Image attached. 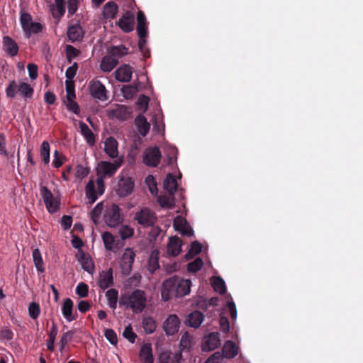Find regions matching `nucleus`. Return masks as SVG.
Instances as JSON below:
<instances>
[{
  "mask_svg": "<svg viewBox=\"0 0 363 363\" xmlns=\"http://www.w3.org/2000/svg\"><path fill=\"white\" fill-rule=\"evenodd\" d=\"M118 302L120 306L130 309L135 313H141L146 308L145 292L141 289H135L130 294H122Z\"/></svg>",
  "mask_w": 363,
  "mask_h": 363,
  "instance_id": "obj_1",
  "label": "nucleus"
},
{
  "mask_svg": "<svg viewBox=\"0 0 363 363\" xmlns=\"http://www.w3.org/2000/svg\"><path fill=\"white\" fill-rule=\"evenodd\" d=\"M20 23L25 36L29 38L33 34H38L43 30V26L38 22L32 21V16L30 13L23 12L20 16Z\"/></svg>",
  "mask_w": 363,
  "mask_h": 363,
  "instance_id": "obj_2",
  "label": "nucleus"
},
{
  "mask_svg": "<svg viewBox=\"0 0 363 363\" xmlns=\"http://www.w3.org/2000/svg\"><path fill=\"white\" fill-rule=\"evenodd\" d=\"M18 90L25 98H31L33 94V89L31 86L26 82H21L17 85L15 80L10 82L9 86L6 89V94L9 98H14L16 91Z\"/></svg>",
  "mask_w": 363,
  "mask_h": 363,
  "instance_id": "obj_3",
  "label": "nucleus"
},
{
  "mask_svg": "<svg viewBox=\"0 0 363 363\" xmlns=\"http://www.w3.org/2000/svg\"><path fill=\"white\" fill-rule=\"evenodd\" d=\"M134 220L141 226L148 228L155 225L157 216L150 208H143L135 213Z\"/></svg>",
  "mask_w": 363,
  "mask_h": 363,
  "instance_id": "obj_4",
  "label": "nucleus"
},
{
  "mask_svg": "<svg viewBox=\"0 0 363 363\" xmlns=\"http://www.w3.org/2000/svg\"><path fill=\"white\" fill-rule=\"evenodd\" d=\"M116 186V192L119 197H126L132 194L135 186L134 182L130 177L119 175Z\"/></svg>",
  "mask_w": 363,
  "mask_h": 363,
  "instance_id": "obj_5",
  "label": "nucleus"
},
{
  "mask_svg": "<svg viewBox=\"0 0 363 363\" xmlns=\"http://www.w3.org/2000/svg\"><path fill=\"white\" fill-rule=\"evenodd\" d=\"M40 193L48 211L50 213L57 212L60 208V202L57 199L54 197L51 191L46 186H41Z\"/></svg>",
  "mask_w": 363,
  "mask_h": 363,
  "instance_id": "obj_6",
  "label": "nucleus"
},
{
  "mask_svg": "<svg viewBox=\"0 0 363 363\" xmlns=\"http://www.w3.org/2000/svg\"><path fill=\"white\" fill-rule=\"evenodd\" d=\"M121 209L116 204H112L106 211L104 220L107 225L113 228L118 225L123 220L121 216Z\"/></svg>",
  "mask_w": 363,
  "mask_h": 363,
  "instance_id": "obj_7",
  "label": "nucleus"
},
{
  "mask_svg": "<svg viewBox=\"0 0 363 363\" xmlns=\"http://www.w3.org/2000/svg\"><path fill=\"white\" fill-rule=\"evenodd\" d=\"M135 257V254L131 248L127 247L124 250L121 261V269L123 274H130Z\"/></svg>",
  "mask_w": 363,
  "mask_h": 363,
  "instance_id": "obj_8",
  "label": "nucleus"
},
{
  "mask_svg": "<svg viewBox=\"0 0 363 363\" xmlns=\"http://www.w3.org/2000/svg\"><path fill=\"white\" fill-rule=\"evenodd\" d=\"M121 165V162L118 160H116L113 162L101 161L98 164V174H102V177H111L115 174Z\"/></svg>",
  "mask_w": 363,
  "mask_h": 363,
  "instance_id": "obj_9",
  "label": "nucleus"
},
{
  "mask_svg": "<svg viewBox=\"0 0 363 363\" xmlns=\"http://www.w3.org/2000/svg\"><path fill=\"white\" fill-rule=\"evenodd\" d=\"M162 155L157 147L147 148L143 154V162L149 167H157L160 162Z\"/></svg>",
  "mask_w": 363,
  "mask_h": 363,
  "instance_id": "obj_10",
  "label": "nucleus"
},
{
  "mask_svg": "<svg viewBox=\"0 0 363 363\" xmlns=\"http://www.w3.org/2000/svg\"><path fill=\"white\" fill-rule=\"evenodd\" d=\"M176 284L177 277L167 279L163 282L161 294L164 301H167L173 297H176Z\"/></svg>",
  "mask_w": 363,
  "mask_h": 363,
  "instance_id": "obj_11",
  "label": "nucleus"
},
{
  "mask_svg": "<svg viewBox=\"0 0 363 363\" xmlns=\"http://www.w3.org/2000/svg\"><path fill=\"white\" fill-rule=\"evenodd\" d=\"M89 91L91 95L100 101H104L108 99L107 91L105 86L99 80L91 81L89 84Z\"/></svg>",
  "mask_w": 363,
  "mask_h": 363,
  "instance_id": "obj_12",
  "label": "nucleus"
},
{
  "mask_svg": "<svg viewBox=\"0 0 363 363\" xmlns=\"http://www.w3.org/2000/svg\"><path fill=\"white\" fill-rule=\"evenodd\" d=\"M134 21V14L131 11H126L118 20V25L123 31L129 33L133 30Z\"/></svg>",
  "mask_w": 363,
  "mask_h": 363,
  "instance_id": "obj_13",
  "label": "nucleus"
},
{
  "mask_svg": "<svg viewBox=\"0 0 363 363\" xmlns=\"http://www.w3.org/2000/svg\"><path fill=\"white\" fill-rule=\"evenodd\" d=\"M180 321L177 315H170L164 323L163 328L166 334L172 335L178 332Z\"/></svg>",
  "mask_w": 363,
  "mask_h": 363,
  "instance_id": "obj_14",
  "label": "nucleus"
},
{
  "mask_svg": "<svg viewBox=\"0 0 363 363\" xmlns=\"http://www.w3.org/2000/svg\"><path fill=\"white\" fill-rule=\"evenodd\" d=\"M79 255H77L78 262L81 264L82 269L89 274H93L94 272V263L87 253H85L82 250H79Z\"/></svg>",
  "mask_w": 363,
  "mask_h": 363,
  "instance_id": "obj_15",
  "label": "nucleus"
},
{
  "mask_svg": "<svg viewBox=\"0 0 363 363\" xmlns=\"http://www.w3.org/2000/svg\"><path fill=\"white\" fill-rule=\"evenodd\" d=\"M130 108L125 105L117 104L111 111V116L120 121H126L131 116Z\"/></svg>",
  "mask_w": 363,
  "mask_h": 363,
  "instance_id": "obj_16",
  "label": "nucleus"
},
{
  "mask_svg": "<svg viewBox=\"0 0 363 363\" xmlns=\"http://www.w3.org/2000/svg\"><path fill=\"white\" fill-rule=\"evenodd\" d=\"M113 273L112 268H109L107 271H103L100 273L98 284L101 289L105 290L113 285Z\"/></svg>",
  "mask_w": 363,
  "mask_h": 363,
  "instance_id": "obj_17",
  "label": "nucleus"
},
{
  "mask_svg": "<svg viewBox=\"0 0 363 363\" xmlns=\"http://www.w3.org/2000/svg\"><path fill=\"white\" fill-rule=\"evenodd\" d=\"M219 345V334L218 333H211L205 337L202 350L203 351H211L216 349Z\"/></svg>",
  "mask_w": 363,
  "mask_h": 363,
  "instance_id": "obj_18",
  "label": "nucleus"
},
{
  "mask_svg": "<svg viewBox=\"0 0 363 363\" xmlns=\"http://www.w3.org/2000/svg\"><path fill=\"white\" fill-rule=\"evenodd\" d=\"M133 69L128 65H123L116 69L115 77L116 80L121 82H128L131 80Z\"/></svg>",
  "mask_w": 363,
  "mask_h": 363,
  "instance_id": "obj_19",
  "label": "nucleus"
},
{
  "mask_svg": "<svg viewBox=\"0 0 363 363\" xmlns=\"http://www.w3.org/2000/svg\"><path fill=\"white\" fill-rule=\"evenodd\" d=\"M139 359L141 363H153L154 357L152 345L150 343H144L139 352Z\"/></svg>",
  "mask_w": 363,
  "mask_h": 363,
  "instance_id": "obj_20",
  "label": "nucleus"
},
{
  "mask_svg": "<svg viewBox=\"0 0 363 363\" xmlns=\"http://www.w3.org/2000/svg\"><path fill=\"white\" fill-rule=\"evenodd\" d=\"M118 142L112 136L106 138L104 142V151L111 158H116L118 155Z\"/></svg>",
  "mask_w": 363,
  "mask_h": 363,
  "instance_id": "obj_21",
  "label": "nucleus"
},
{
  "mask_svg": "<svg viewBox=\"0 0 363 363\" xmlns=\"http://www.w3.org/2000/svg\"><path fill=\"white\" fill-rule=\"evenodd\" d=\"M191 282L189 279H180L177 277L176 297H183L190 292Z\"/></svg>",
  "mask_w": 363,
  "mask_h": 363,
  "instance_id": "obj_22",
  "label": "nucleus"
},
{
  "mask_svg": "<svg viewBox=\"0 0 363 363\" xmlns=\"http://www.w3.org/2000/svg\"><path fill=\"white\" fill-rule=\"evenodd\" d=\"M3 46L4 50L11 57H14L18 55L19 50L18 45L11 37L4 36L3 38Z\"/></svg>",
  "mask_w": 363,
  "mask_h": 363,
  "instance_id": "obj_23",
  "label": "nucleus"
},
{
  "mask_svg": "<svg viewBox=\"0 0 363 363\" xmlns=\"http://www.w3.org/2000/svg\"><path fill=\"white\" fill-rule=\"evenodd\" d=\"M137 32L140 38H143L147 36V26L146 17L144 13L141 11L138 12L137 16Z\"/></svg>",
  "mask_w": 363,
  "mask_h": 363,
  "instance_id": "obj_24",
  "label": "nucleus"
},
{
  "mask_svg": "<svg viewBox=\"0 0 363 363\" xmlns=\"http://www.w3.org/2000/svg\"><path fill=\"white\" fill-rule=\"evenodd\" d=\"M67 37L72 43L81 41L84 37V31L79 25H72L68 28Z\"/></svg>",
  "mask_w": 363,
  "mask_h": 363,
  "instance_id": "obj_25",
  "label": "nucleus"
},
{
  "mask_svg": "<svg viewBox=\"0 0 363 363\" xmlns=\"http://www.w3.org/2000/svg\"><path fill=\"white\" fill-rule=\"evenodd\" d=\"M135 124L140 135L143 137L147 135L150 128V124L143 115L140 114L135 118Z\"/></svg>",
  "mask_w": 363,
  "mask_h": 363,
  "instance_id": "obj_26",
  "label": "nucleus"
},
{
  "mask_svg": "<svg viewBox=\"0 0 363 363\" xmlns=\"http://www.w3.org/2000/svg\"><path fill=\"white\" fill-rule=\"evenodd\" d=\"M167 250L171 255L177 256L182 251L181 239L177 236L170 238L167 245Z\"/></svg>",
  "mask_w": 363,
  "mask_h": 363,
  "instance_id": "obj_27",
  "label": "nucleus"
},
{
  "mask_svg": "<svg viewBox=\"0 0 363 363\" xmlns=\"http://www.w3.org/2000/svg\"><path fill=\"white\" fill-rule=\"evenodd\" d=\"M108 54L118 60L128 53V48L123 45H112L107 49Z\"/></svg>",
  "mask_w": 363,
  "mask_h": 363,
  "instance_id": "obj_28",
  "label": "nucleus"
},
{
  "mask_svg": "<svg viewBox=\"0 0 363 363\" xmlns=\"http://www.w3.org/2000/svg\"><path fill=\"white\" fill-rule=\"evenodd\" d=\"M73 306L74 303L72 300L67 298L65 300L62 307V315L68 322H71L76 319V316L72 314Z\"/></svg>",
  "mask_w": 363,
  "mask_h": 363,
  "instance_id": "obj_29",
  "label": "nucleus"
},
{
  "mask_svg": "<svg viewBox=\"0 0 363 363\" xmlns=\"http://www.w3.org/2000/svg\"><path fill=\"white\" fill-rule=\"evenodd\" d=\"M118 7L113 1L107 2L103 8V15L106 19H114L117 15Z\"/></svg>",
  "mask_w": 363,
  "mask_h": 363,
  "instance_id": "obj_30",
  "label": "nucleus"
},
{
  "mask_svg": "<svg viewBox=\"0 0 363 363\" xmlns=\"http://www.w3.org/2000/svg\"><path fill=\"white\" fill-rule=\"evenodd\" d=\"M118 64V60H115V58L110 55H108L102 58L100 67L104 72H109L113 70Z\"/></svg>",
  "mask_w": 363,
  "mask_h": 363,
  "instance_id": "obj_31",
  "label": "nucleus"
},
{
  "mask_svg": "<svg viewBox=\"0 0 363 363\" xmlns=\"http://www.w3.org/2000/svg\"><path fill=\"white\" fill-rule=\"evenodd\" d=\"M223 353L225 357L230 359L235 357L238 353V349L235 343L228 340L223 347Z\"/></svg>",
  "mask_w": 363,
  "mask_h": 363,
  "instance_id": "obj_32",
  "label": "nucleus"
},
{
  "mask_svg": "<svg viewBox=\"0 0 363 363\" xmlns=\"http://www.w3.org/2000/svg\"><path fill=\"white\" fill-rule=\"evenodd\" d=\"M203 320V315L200 311H194L190 313L187 318V322L189 326L197 328Z\"/></svg>",
  "mask_w": 363,
  "mask_h": 363,
  "instance_id": "obj_33",
  "label": "nucleus"
},
{
  "mask_svg": "<svg viewBox=\"0 0 363 363\" xmlns=\"http://www.w3.org/2000/svg\"><path fill=\"white\" fill-rule=\"evenodd\" d=\"M86 196L90 204L94 203L97 199V194L95 190V184L93 179H90L85 187Z\"/></svg>",
  "mask_w": 363,
  "mask_h": 363,
  "instance_id": "obj_34",
  "label": "nucleus"
},
{
  "mask_svg": "<svg viewBox=\"0 0 363 363\" xmlns=\"http://www.w3.org/2000/svg\"><path fill=\"white\" fill-rule=\"evenodd\" d=\"M164 189L168 191L171 195H174L177 189V183L173 175L169 174L164 179Z\"/></svg>",
  "mask_w": 363,
  "mask_h": 363,
  "instance_id": "obj_35",
  "label": "nucleus"
},
{
  "mask_svg": "<svg viewBox=\"0 0 363 363\" xmlns=\"http://www.w3.org/2000/svg\"><path fill=\"white\" fill-rule=\"evenodd\" d=\"M33 260L37 271L40 273L44 272L45 267L42 258L41 253L39 249L36 248L33 250L32 253Z\"/></svg>",
  "mask_w": 363,
  "mask_h": 363,
  "instance_id": "obj_36",
  "label": "nucleus"
},
{
  "mask_svg": "<svg viewBox=\"0 0 363 363\" xmlns=\"http://www.w3.org/2000/svg\"><path fill=\"white\" fill-rule=\"evenodd\" d=\"M118 291L116 289H110L106 292L108 304L111 308L115 310L117 307Z\"/></svg>",
  "mask_w": 363,
  "mask_h": 363,
  "instance_id": "obj_37",
  "label": "nucleus"
},
{
  "mask_svg": "<svg viewBox=\"0 0 363 363\" xmlns=\"http://www.w3.org/2000/svg\"><path fill=\"white\" fill-rule=\"evenodd\" d=\"M79 128L82 134L84 136L89 144L93 145L95 143V136L88 125L84 122L79 123Z\"/></svg>",
  "mask_w": 363,
  "mask_h": 363,
  "instance_id": "obj_38",
  "label": "nucleus"
},
{
  "mask_svg": "<svg viewBox=\"0 0 363 363\" xmlns=\"http://www.w3.org/2000/svg\"><path fill=\"white\" fill-rule=\"evenodd\" d=\"M143 328L147 334H151L156 329V322L153 318L148 316L145 317L142 321Z\"/></svg>",
  "mask_w": 363,
  "mask_h": 363,
  "instance_id": "obj_39",
  "label": "nucleus"
},
{
  "mask_svg": "<svg viewBox=\"0 0 363 363\" xmlns=\"http://www.w3.org/2000/svg\"><path fill=\"white\" fill-rule=\"evenodd\" d=\"M55 9L52 11L54 18H60L65 13V0H55Z\"/></svg>",
  "mask_w": 363,
  "mask_h": 363,
  "instance_id": "obj_40",
  "label": "nucleus"
},
{
  "mask_svg": "<svg viewBox=\"0 0 363 363\" xmlns=\"http://www.w3.org/2000/svg\"><path fill=\"white\" fill-rule=\"evenodd\" d=\"M50 144L48 141H43L40 146V157L45 164H48L50 162Z\"/></svg>",
  "mask_w": 363,
  "mask_h": 363,
  "instance_id": "obj_41",
  "label": "nucleus"
},
{
  "mask_svg": "<svg viewBox=\"0 0 363 363\" xmlns=\"http://www.w3.org/2000/svg\"><path fill=\"white\" fill-rule=\"evenodd\" d=\"M118 234L122 240L133 237L134 229L128 225H122L118 229Z\"/></svg>",
  "mask_w": 363,
  "mask_h": 363,
  "instance_id": "obj_42",
  "label": "nucleus"
},
{
  "mask_svg": "<svg viewBox=\"0 0 363 363\" xmlns=\"http://www.w3.org/2000/svg\"><path fill=\"white\" fill-rule=\"evenodd\" d=\"M212 286L216 291L219 292L220 294H224L226 292L225 281L221 277H214Z\"/></svg>",
  "mask_w": 363,
  "mask_h": 363,
  "instance_id": "obj_43",
  "label": "nucleus"
},
{
  "mask_svg": "<svg viewBox=\"0 0 363 363\" xmlns=\"http://www.w3.org/2000/svg\"><path fill=\"white\" fill-rule=\"evenodd\" d=\"M203 264V262L202 259L197 257L193 262H191L187 264V270L189 272H197L202 268Z\"/></svg>",
  "mask_w": 363,
  "mask_h": 363,
  "instance_id": "obj_44",
  "label": "nucleus"
},
{
  "mask_svg": "<svg viewBox=\"0 0 363 363\" xmlns=\"http://www.w3.org/2000/svg\"><path fill=\"white\" fill-rule=\"evenodd\" d=\"M145 183L148 186L149 191L151 194L156 196L158 192V189L157 187V182L155 181V177L150 174L145 178Z\"/></svg>",
  "mask_w": 363,
  "mask_h": 363,
  "instance_id": "obj_45",
  "label": "nucleus"
},
{
  "mask_svg": "<svg viewBox=\"0 0 363 363\" xmlns=\"http://www.w3.org/2000/svg\"><path fill=\"white\" fill-rule=\"evenodd\" d=\"M65 52L67 60L69 63L80 54V51L71 45H66Z\"/></svg>",
  "mask_w": 363,
  "mask_h": 363,
  "instance_id": "obj_46",
  "label": "nucleus"
},
{
  "mask_svg": "<svg viewBox=\"0 0 363 363\" xmlns=\"http://www.w3.org/2000/svg\"><path fill=\"white\" fill-rule=\"evenodd\" d=\"M102 239L104 243V247L107 250H111L114 242V238L109 232H104L102 234Z\"/></svg>",
  "mask_w": 363,
  "mask_h": 363,
  "instance_id": "obj_47",
  "label": "nucleus"
},
{
  "mask_svg": "<svg viewBox=\"0 0 363 363\" xmlns=\"http://www.w3.org/2000/svg\"><path fill=\"white\" fill-rule=\"evenodd\" d=\"M40 313V307L38 303L32 302L28 306V314L32 319H37Z\"/></svg>",
  "mask_w": 363,
  "mask_h": 363,
  "instance_id": "obj_48",
  "label": "nucleus"
},
{
  "mask_svg": "<svg viewBox=\"0 0 363 363\" xmlns=\"http://www.w3.org/2000/svg\"><path fill=\"white\" fill-rule=\"evenodd\" d=\"M123 336L131 343H134L135 342L137 335L133 331L130 324L125 328L123 332Z\"/></svg>",
  "mask_w": 363,
  "mask_h": 363,
  "instance_id": "obj_49",
  "label": "nucleus"
},
{
  "mask_svg": "<svg viewBox=\"0 0 363 363\" xmlns=\"http://www.w3.org/2000/svg\"><path fill=\"white\" fill-rule=\"evenodd\" d=\"M104 336L107 340L113 345L118 343V337L116 332L113 329L106 328L104 330Z\"/></svg>",
  "mask_w": 363,
  "mask_h": 363,
  "instance_id": "obj_50",
  "label": "nucleus"
},
{
  "mask_svg": "<svg viewBox=\"0 0 363 363\" xmlns=\"http://www.w3.org/2000/svg\"><path fill=\"white\" fill-rule=\"evenodd\" d=\"M74 334V333L72 330H69L62 334L60 338V351L72 340Z\"/></svg>",
  "mask_w": 363,
  "mask_h": 363,
  "instance_id": "obj_51",
  "label": "nucleus"
},
{
  "mask_svg": "<svg viewBox=\"0 0 363 363\" xmlns=\"http://www.w3.org/2000/svg\"><path fill=\"white\" fill-rule=\"evenodd\" d=\"M188 223L186 220L181 216H177L174 219L173 226L174 229L179 232H180L183 228L188 227Z\"/></svg>",
  "mask_w": 363,
  "mask_h": 363,
  "instance_id": "obj_52",
  "label": "nucleus"
},
{
  "mask_svg": "<svg viewBox=\"0 0 363 363\" xmlns=\"http://www.w3.org/2000/svg\"><path fill=\"white\" fill-rule=\"evenodd\" d=\"M191 346V337L189 335L188 333H185L182 335L180 344H179V348L181 350H189Z\"/></svg>",
  "mask_w": 363,
  "mask_h": 363,
  "instance_id": "obj_53",
  "label": "nucleus"
},
{
  "mask_svg": "<svg viewBox=\"0 0 363 363\" xmlns=\"http://www.w3.org/2000/svg\"><path fill=\"white\" fill-rule=\"evenodd\" d=\"M89 286L84 282L79 283L76 288V294L81 298H85L88 296Z\"/></svg>",
  "mask_w": 363,
  "mask_h": 363,
  "instance_id": "obj_54",
  "label": "nucleus"
},
{
  "mask_svg": "<svg viewBox=\"0 0 363 363\" xmlns=\"http://www.w3.org/2000/svg\"><path fill=\"white\" fill-rule=\"evenodd\" d=\"M13 332L8 328H2L0 330V340L3 341H11L13 338Z\"/></svg>",
  "mask_w": 363,
  "mask_h": 363,
  "instance_id": "obj_55",
  "label": "nucleus"
},
{
  "mask_svg": "<svg viewBox=\"0 0 363 363\" xmlns=\"http://www.w3.org/2000/svg\"><path fill=\"white\" fill-rule=\"evenodd\" d=\"M102 211H103L102 203H97L96 206L91 210V220L94 221V223H97V219L99 218V216L101 215Z\"/></svg>",
  "mask_w": 363,
  "mask_h": 363,
  "instance_id": "obj_56",
  "label": "nucleus"
},
{
  "mask_svg": "<svg viewBox=\"0 0 363 363\" xmlns=\"http://www.w3.org/2000/svg\"><path fill=\"white\" fill-rule=\"evenodd\" d=\"M89 174V168L85 167L82 164H78L76 169V177L82 180Z\"/></svg>",
  "mask_w": 363,
  "mask_h": 363,
  "instance_id": "obj_57",
  "label": "nucleus"
},
{
  "mask_svg": "<svg viewBox=\"0 0 363 363\" xmlns=\"http://www.w3.org/2000/svg\"><path fill=\"white\" fill-rule=\"evenodd\" d=\"M149 101L150 98L145 94H142L138 99L137 105L140 108L143 109V112H145L147 110Z\"/></svg>",
  "mask_w": 363,
  "mask_h": 363,
  "instance_id": "obj_58",
  "label": "nucleus"
},
{
  "mask_svg": "<svg viewBox=\"0 0 363 363\" xmlns=\"http://www.w3.org/2000/svg\"><path fill=\"white\" fill-rule=\"evenodd\" d=\"M72 224V217L71 216L65 215L62 217L61 226L64 230H69L71 228Z\"/></svg>",
  "mask_w": 363,
  "mask_h": 363,
  "instance_id": "obj_59",
  "label": "nucleus"
},
{
  "mask_svg": "<svg viewBox=\"0 0 363 363\" xmlns=\"http://www.w3.org/2000/svg\"><path fill=\"white\" fill-rule=\"evenodd\" d=\"M78 69L77 64L74 62L73 65L69 67L66 72H65V76L68 79L72 80L76 75L77 71Z\"/></svg>",
  "mask_w": 363,
  "mask_h": 363,
  "instance_id": "obj_60",
  "label": "nucleus"
},
{
  "mask_svg": "<svg viewBox=\"0 0 363 363\" xmlns=\"http://www.w3.org/2000/svg\"><path fill=\"white\" fill-rule=\"evenodd\" d=\"M78 9V0H67V9L69 16L74 15Z\"/></svg>",
  "mask_w": 363,
  "mask_h": 363,
  "instance_id": "obj_61",
  "label": "nucleus"
},
{
  "mask_svg": "<svg viewBox=\"0 0 363 363\" xmlns=\"http://www.w3.org/2000/svg\"><path fill=\"white\" fill-rule=\"evenodd\" d=\"M67 108L69 111L73 112L75 114H79L80 112L79 106L74 100H67Z\"/></svg>",
  "mask_w": 363,
  "mask_h": 363,
  "instance_id": "obj_62",
  "label": "nucleus"
},
{
  "mask_svg": "<svg viewBox=\"0 0 363 363\" xmlns=\"http://www.w3.org/2000/svg\"><path fill=\"white\" fill-rule=\"evenodd\" d=\"M143 38H140L138 42V48L140 51L143 53L145 57H150L149 50L146 48V40Z\"/></svg>",
  "mask_w": 363,
  "mask_h": 363,
  "instance_id": "obj_63",
  "label": "nucleus"
},
{
  "mask_svg": "<svg viewBox=\"0 0 363 363\" xmlns=\"http://www.w3.org/2000/svg\"><path fill=\"white\" fill-rule=\"evenodd\" d=\"M135 88L130 85L123 86L121 89V91L126 99L131 98L135 93Z\"/></svg>",
  "mask_w": 363,
  "mask_h": 363,
  "instance_id": "obj_64",
  "label": "nucleus"
}]
</instances>
